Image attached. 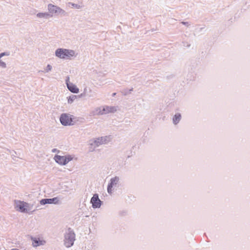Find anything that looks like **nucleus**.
<instances>
[{
	"mask_svg": "<svg viewBox=\"0 0 250 250\" xmlns=\"http://www.w3.org/2000/svg\"><path fill=\"white\" fill-rule=\"evenodd\" d=\"M55 54L61 59H70L75 55V52L72 50L59 48L56 50Z\"/></svg>",
	"mask_w": 250,
	"mask_h": 250,
	"instance_id": "1",
	"label": "nucleus"
},
{
	"mask_svg": "<svg viewBox=\"0 0 250 250\" xmlns=\"http://www.w3.org/2000/svg\"><path fill=\"white\" fill-rule=\"evenodd\" d=\"M119 178L117 177H115L114 178L111 179L110 183L109 184L107 187V191L109 193H112V188H113V186L116 185L117 184Z\"/></svg>",
	"mask_w": 250,
	"mask_h": 250,
	"instance_id": "9",
	"label": "nucleus"
},
{
	"mask_svg": "<svg viewBox=\"0 0 250 250\" xmlns=\"http://www.w3.org/2000/svg\"><path fill=\"white\" fill-rule=\"evenodd\" d=\"M59 199L58 197H55L51 199H42L40 203L42 205H45L46 204H58L59 203Z\"/></svg>",
	"mask_w": 250,
	"mask_h": 250,
	"instance_id": "8",
	"label": "nucleus"
},
{
	"mask_svg": "<svg viewBox=\"0 0 250 250\" xmlns=\"http://www.w3.org/2000/svg\"><path fill=\"white\" fill-rule=\"evenodd\" d=\"M45 243L44 241L37 240L35 239H33V245L34 247H37L38 246L43 245Z\"/></svg>",
	"mask_w": 250,
	"mask_h": 250,
	"instance_id": "11",
	"label": "nucleus"
},
{
	"mask_svg": "<svg viewBox=\"0 0 250 250\" xmlns=\"http://www.w3.org/2000/svg\"><path fill=\"white\" fill-rule=\"evenodd\" d=\"M76 97L75 96H73L72 98L71 97H69V99H68V103H71L73 101V98Z\"/></svg>",
	"mask_w": 250,
	"mask_h": 250,
	"instance_id": "15",
	"label": "nucleus"
},
{
	"mask_svg": "<svg viewBox=\"0 0 250 250\" xmlns=\"http://www.w3.org/2000/svg\"><path fill=\"white\" fill-rule=\"evenodd\" d=\"M11 250H19L18 249H12Z\"/></svg>",
	"mask_w": 250,
	"mask_h": 250,
	"instance_id": "16",
	"label": "nucleus"
},
{
	"mask_svg": "<svg viewBox=\"0 0 250 250\" xmlns=\"http://www.w3.org/2000/svg\"><path fill=\"white\" fill-rule=\"evenodd\" d=\"M116 111L115 107L113 106H105L103 107L102 110L98 111V113L100 114H106L109 113H113Z\"/></svg>",
	"mask_w": 250,
	"mask_h": 250,
	"instance_id": "7",
	"label": "nucleus"
},
{
	"mask_svg": "<svg viewBox=\"0 0 250 250\" xmlns=\"http://www.w3.org/2000/svg\"><path fill=\"white\" fill-rule=\"evenodd\" d=\"M73 157L71 155H66V156H60V155H55L54 157V160L56 163L61 165H65L69 162L72 160Z\"/></svg>",
	"mask_w": 250,
	"mask_h": 250,
	"instance_id": "2",
	"label": "nucleus"
},
{
	"mask_svg": "<svg viewBox=\"0 0 250 250\" xmlns=\"http://www.w3.org/2000/svg\"><path fill=\"white\" fill-rule=\"evenodd\" d=\"M48 10L50 12H52V11H53L54 10L55 11V12L57 11L56 10H55V9H57V7L55 6H54V5L53 4H49L48 5Z\"/></svg>",
	"mask_w": 250,
	"mask_h": 250,
	"instance_id": "14",
	"label": "nucleus"
},
{
	"mask_svg": "<svg viewBox=\"0 0 250 250\" xmlns=\"http://www.w3.org/2000/svg\"><path fill=\"white\" fill-rule=\"evenodd\" d=\"M67 86L68 89L72 92L75 93H78L79 91V88L77 86L72 84L67 83Z\"/></svg>",
	"mask_w": 250,
	"mask_h": 250,
	"instance_id": "10",
	"label": "nucleus"
},
{
	"mask_svg": "<svg viewBox=\"0 0 250 250\" xmlns=\"http://www.w3.org/2000/svg\"><path fill=\"white\" fill-rule=\"evenodd\" d=\"M60 122L64 125H73V119L69 114L64 113L60 117Z\"/></svg>",
	"mask_w": 250,
	"mask_h": 250,
	"instance_id": "4",
	"label": "nucleus"
},
{
	"mask_svg": "<svg viewBox=\"0 0 250 250\" xmlns=\"http://www.w3.org/2000/svg\"><path fill=\"white\" fill-rule=\"evenodd\" d=\"M180 118H181V115L180 114H176L173 119L174 123L175 124H177L179 122V121H180Z\"/></svg>",
	"mask_w": 250,
	"mask_h": 250,
	"instance_id": "12",
	"label": "nucleus"
},
{
	"mask_svg": "<svg viewBox=\"0 0 250 250\" xmlns=\"http://www.w3.org/2000/svg\"><path fill=\"white\" fill-rule=\"evenodd\" d=\"M91 203L94 208H99L101 205V201L99 199L98 194H94L91 199Z\"/></svg>",
	"mask_w": 250,
	"mask_h": 250,
	"instance_id": "6",
	"label": "nucleus"
},
{
	"mask_svg": "<svg viewBox=\"0 0 250 250\" xmlns=\"http://www.w3.org/2000/svg\"><path fill=\"white\" fill-rule=\"evenodd\" d=\"M1 56H2V55H0V58Z\"/></svg>",
	"mask_w": 250,
	"mask_h": 250,
	"instance_id": "17",
	"label": "nucleus"
},
{
	"mask_svg": "<svg viewBox=\"0 0 250 250\" xmlns=\"http://www.w3.org/2000/svg\"><path fill=\"white\" fill-rule=\"evenodd\" d=\"M15 208L22 212H25L28 207V204L27 203L21 201H15Z\"/></svg>",
	"mask_w": 250,
	"mask_h": 250,
	"instance_id": "5",
	"label": "nucleus"
},
{
	"mask_svg": "<svg viewBox=\"0 0 250 250\" xmlns=\"http://www.w3.org/2000/svg\"><path fill=\"white\" fill-rule=\"evenodd\" d=\"M39 18H46L49 16V14L47 13H39L37 15Z\"/></svg>",
	"mask_w": 250,
	"mask_h": 250,
	"instance_id": "13",
	"label": "nucleus"
},
{
	"mask_svg": "<svg viewBox=\"0 0 250 250\" xmlns=\"http://www.w3.org/2000/svg\"><path fill=\"white\" fill-rule=\"evenodd\" d=\"M75 234L71 230H69L65 236L64 244L66 247H70L73 245Z\"/></svg>",
	"mask_w": 250,
	"mask_h": 250,
	"instance_id": "3",
	"label": "nucleus"
}]
</instances>
